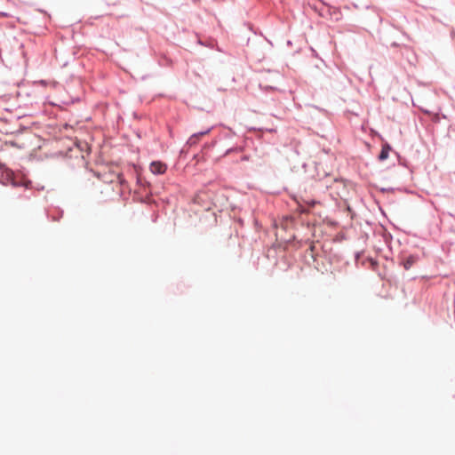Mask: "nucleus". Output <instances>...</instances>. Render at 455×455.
<instances>
[{
	"instance_id": "1",
	"label": "nucleus",
	"mask_w": 455,
	"mask_h": 455,
	"mask_svg": "<svg viewBox=\"0 0 455 455\" xmlns=\"http://www.w3.org/2000/svg\"><path fill=\"white\" fill-rule=\"evenodd\" d=\"M0 182L4 185H11L13 188H28L30 180H25L20 175L15 173L12 170L5 167L2 170Z\"/></svg>"
},
{
	"instance_id": "2",
	"label": "nucleus",
	"mask_w": 455,
	"mask_h": 455,
	"mask_svg": "<svg viewBox=\"0 0 455 455\" xmlns=\"http://www.w3.org/2000/svg\"><path fill=\"white\" fill-rule=\"evenodd\" d=\"M212 127H210L204 131H201V132H195L193 133L189 138L188 140H187V145L188 147H194L196 145H197L198 141L200 140V139L208 134L211 131H212Z\"/></svg>"
},
{
	"instance_id": "3",
	"label": "nucleus",
	"mask_w": 455,
	"mask_h": 455,
	"mask_svg": "<svg viewBox=\"0 0 455 455\" xmlns=\"http://www.w3.org/2000/svg\"><path fill=\"white\" fill-rule=\"evenodd\" d=\"M150 172L155 175L164 174L167 170V165L161 161H153L149 165Z\"/></svg>"
},
{
	"instance_id": "4",
	"label": "nucleus",
	"mask_w": 455,
	"mask_h": 455,
	"mask_svg": "<svg viewBox=\"0 0 455 455\" xmlns=\"http://www.w3.org/2000/svg\"><path fill=\"white\" fill-rule=\"evenodd\" d=\"M392 151V147L388 142H384L382 144L381 150L378 156V160L383 162L388 158L389 153Z\"/></svg>"
},
{
	"instance_id": "5",
	"label": "nucleus",
	"mask_w": 455,
	"mask_h": 455,
	"mask_svg": "<svg viewBox=\"0 0 455 455\" xmlns=\"http://www.w3.org/2000/svg\"><path fill=\"white\" fill-rule=\"evenodd\" d=\"M418 260V255L410 254L403 259L402 264L406 270H409Z\"/></svg>"
},
{
	"instance_id": "6",
	"label": "nucleus",
	"mask_w": 455,
	"mask_h": 455,
	"mask_svg": "<svg viewBox=\"0 0 455 455\" xmlns=\"http://www.w3.org/2000/svg\"><path fill=\"white\" fill-rule=\"evenodd\" d=\"M243 149H244V148L242 146L231 147L225 151L223 156H228L233 152H242V151H243Z\"/></svg>"
},
{
	"instance_id": "7",
	"label": "nucleus",
	"mask_w": 455,
	"mask_h": 455,
	"mask_svg": "<svg viewBox=\"0 0 455 455\" xmlns=\"http://www.w3.org/2000/svg\"><path fill=\"white\" fill-rule=\"evenodd\" d=\"M379 191H380V192H382V193L393 192V191H394V188H381L379 189Z\"/></svg>"
},
{
	"instance_id": "8",
	"label": "nucleus",
	"mask_w": 455,
	"mask_h": 455,
	"mask_svg": "<svg viewBox=\"0 0 455 455\" xmlns=\"http://www.w3.org/2000/svg\"><path fill=\"white\" fill-rule=\"evenodd\" d=\"M137 182H138L140 185H141V186H144V185H146V184H147V185H149V183H148V181L143 180L141 178H138Z\"/></svg>"
},
{
	"instance_id": "9",
	"label": "nucleus",
	"mask_w": 455,
	"mask_h": 455,
	"mask_svg": "<svg viewBox=\"0 0 455 455\" xmlns=\"http://www.w3.org/2000/svg\"><path fill=\"white\" fill-rule=\"evenodd\" d=\"M397 157L399 158V164L401 165H403V166H407V164L405 161H402L401 157H400V155L398 153H395Z\"/></svg>"
},
{
	"instance_id": "10",
	"label": "nucleus",
	"mask_w": 455,
	"mask_h": 455,
	"mask_svg": "<svg viewBox=\"0 0 455 455\" xmlns=\"http://www.w3.org/2000/svg\"><path fill=\"white\" fill-rule=\"evenodd\" d=\"M0 17H2V18H9V17H11V15H10V13L5 12H0Z\"/></svg>"
},
{
	"instance_id": "11",
	"label": "nucleus",
	"mask_w": 455,
	"mask_h": 455,
	"mask_svg": "<svg viewBox=\"0 0 455 455\" xmlns=\"http://www.w3.org/2000/svg\"><path fill=\"white\" fill-rule=\"evenodd\" d=\"M62 216H63V212H60L59 213L58 217H52V220H53L54 221H57V220H59L60 218H62Z\"/></svg>"
},
{
	"instance_id": "12",
	"label": "nucleus",
	"mask_w": 455,
	"mask_h": 455,
	"mask_svg": "<svg viewBox=\"0 0 455 455\" xmlns=\"http://www.w3.org/2000/svg\"><path fill=\"white\" fill-rule=\"evenodd\" d=\"M249 160V156H243L242 158H241V161H248Z\"/></svg>"
},
{
	"instance_id": "13",
	"label": "nucleus",
	"mask_w": 455,
	"mask_h": 455,
	"mask_svg": "<svg viewBox=\"0 0 455 455\" xmlns=\"http://www.w3.org/2000/svg\"><path fill=\"white\" fill-rule=\"evenodd\" d=\"M398 45H399V44H398L397 43H395V42H394V43H392V44H391V46H392V47H397Z\"/></svg>"
},
{
	"instance_id": "14",
	"label": "nucleus",
	"mask_w": 455,
	"mask_h": 455,
	"mask_svg": "<svg viewBox=\"0 0 455 455\" xmlns=\"http://www.w3.org/2000/svg\"><path fill=\"white\" fill-rule=\"evenodd\" d=\"M291 44H292L291 41V40H288V41H287V45H291Z\"/></svg>"
},
{
	"instance_id": "15",
	"label": "nucleus",
	"mask_w": 455,
	"mask_h": 455,
	"mask_svg": "<svg viewBox=\"0 0 455 455\" xmlns=\"http://www.w3.org/2000/svg\"><path fill=\"white\" fill-rule=\"evenodd\" d=\"M198 44H200L202 45L204 44L203 42L200 39H198Z\"/></svg>"
},
{
	"instance_id": "16",
	"label": "nucleus",
	"mask_w": 455,
	"mask_h": 455,
	"mask_svg": "<svg viewBox=\"0 0 455 455\" xmlns=\"http://www.w3.org/2000/svg\"><path fill=\"white\" fill-rule=\"evenodd\" d=\"M216 141H213L211 146L213 147L215 145Z\"/></svg>"
},
{
	"instance_id": "17",
	"label": "nucleus",
	"mask_w": 455,
	"mask_h": 455,
	"mask_svg": "<svg viewBox=\"0 0 455 455\" xmlns=\"http://www.w3.org/2000/svg\"><path fill=\"white\" fill-rule=\"evenodd\" d=\"M358 257H359V253H356L355 258L358 259Z\"/></svg>"
}]
</instances>
